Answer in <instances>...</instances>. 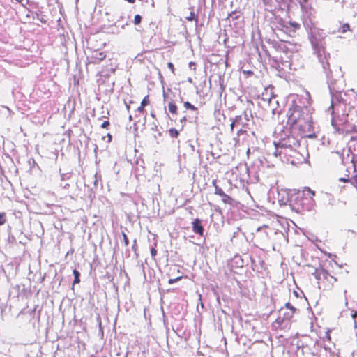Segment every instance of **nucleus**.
<instances>
[{"mask_svg": "<svg viewBox=\"0 0 357 357\" xmlns=\"http://www.w3.org/2000/svg\"><path fill=\"white\" fill-rule=\"evenodd\" d=\"M287 123L291 129L297 132L302 137H310L313 130L312 121L305 116L302 107L292 104L288 109Z\"/></svg>", "mask_w": 357, "mask_h": 357, "instance_id": "1", "label": "nucleus"}, {"mask_svg": "<svg viewBox=\"0 0 357 357\" xmlns=\"http://www.w3.org/2000/svg\"><path fill=\"white\" fill-rule=\"evenodd\" d=\"M291 139L294 141V139L291 137H288L287 141L285 139L280 141L277 145V148L284 149V150L277 149L275 152V155L280 157H282V155H284L287 156V162H289L294 166H297L301 164L305 158L298 151L292 149L293 146H297L299 144L298 141L294 142L291 144L289 142Z\"/></svg>", "mask_w": 357, "mask_h": 357, "instance_id": "2", "label": "nucleus"}, {"mask_svg": "<svg viewBox=\"0 0 357 357\" xmlns=\"http://www.w3.org/2000/svg\"><path fill=\"white\" fill-rule=\"evenodd\" d=\"M318 280L319 287L324 290H329L337 281L335 275H331L328 271L324 268H316L313 273Z\"/></svg>", "mask_w": 357, "mask_h": 357, "instance_id": "3", "label": "nucleus"}, {"mask_svg": "<svg viewBox=\"0 0 357 357\" xmlns=\"http://www.w3.org/2000/svg\"><path fill=\"white\" fill-rule=\"evenodd\" d=\"M107 54L105 52H100L98 50H94L87 57L89 63L93 65L99 64L106 58Z\"/></svg>", "mask_w": 357, "mask_h": 357, "instance_id": "4", "label": "nucleus"}, {"mask_svg": "<svg viewBox=\"0 0 357 357\" xmlns=\"http://www.w3.org/2000/svg\"><path fill=\"white\" fill-rule=\"evenodd\" d=\"M192 231L199 236L204 235V227L202 225V220L199 218H196L192 222Z\"/></svg>", "mask_w": 357, "mask_h": 357, "instance_id": "5", "label": "nucleus"}, {"mask_svg": "<svg viewBox=\"0 0 357 357\" xmlns=\"http://www.w3.org/2000/svg\"><path fill=\"white\" fill-rule=\"evenodd\" d=\"M222 201L225 204H229L230 206H234L236 204L235 200L228 195L225 194L222 197Z\"/></svg>", "mask_w": 357, "mask_h": 357, "instance_id": "6", "label": "nucleus"}, {"mask_svg": "<svg viewBox=\"0 0 357 357\" xmlns=\"http://www.w3.org/2000/svg\"><path fill=\"white\" fill-rule=\"evenodd\" d=\"M168 109L169 112L173 115L178 114V107L174 102H169L168 104Z\"/></svg>", "mask_w": 357, "mask_h": 357, "instance_id": "7", "label": "nucleus"}, {"mask_svg": "<svg viewBox=\"0 0 357 357\" xmlns=\"http://www.w3.org/2000/svg\"><path fill=\"white\" fill-rule=\"evenodd\" d=\"M213 185L215 188V194L222 197L225 195V192L222 190V189L217 185L216 181L215 180L213 181Z\"/></svg>", "mask_w": 357, "mask_h": 357, "instance_id": "8", "label": "nucleus"}, {"mask_svg": "<svg viewBox=\"0 0 357 357\" xmlns=\"http://www.w3.org/2000/svg\"><path fill=\"white\" fill-rule=\"evenodd\" d=\"M73 273L74 278H75L73 284L75 285V284L80 282V279H79L80 273L77 269H74L73 271Z\"/></svg>", "mask_w": 357, "mask_h": 357, "instance_id": "9", "label": "nucleus"}, {"mask_svg": "<svg viewBox=\"0 0 357 357\" xmlns=\"http://www.w3.org/2000/svg\"><path fill=\"white\" fill-rule=\"evenodd\" d=\"M350 30V25L348 23H344L340 26L339 32L342 33H345L346 32Z\"/></svg>", "mask_w": 357, "mask_h": 357, "instance_id": "10", "label": "nucleus"}, {"mask_svg": "<svg viewBox=\"0 0 357 357\" xmlns=\"http://www.w3.org/2000/svg\"><path fill=\"white\" fill-rule=\"evenodd\" d=\"M294 316V312H287L283 314V317L282 318V321H284V320L289 321Z\"/></svg>", "mask_w": 357, "mask_h": 357, "instance_id": "11", "label": "nucleus"}, {"mask_svg": "<svg viewBox=\"0 0 357 357\" xmlns=\"http://www.w3.org/2000/svg\"><path fill=\"white\" fill-rule=\"evenodd\" d=\"M185 20L187 21H193L195 20L196 22H197V17L196 16L195 12L193 10H192L189 15V16H187L185 17Z\"/></svg>", "mask_w": 357, "mask_h": 357, "instance_id": "12", "label": "nucleus"}, {"mask_svg": "<svg viewBox=\"0 0 357 357\" xmlns=\"http://www.w3.org/2000/svg\"><path fill=\"white\" fill-rule=\"evenodd\" d=\"M183 106L185 107V108L186 109H190V110H192V111L197 110V108L196 107H195L193 105H192L190 102H189L188 101L184 102Z\"/></svg>", "mask_w": 357, "mask_h": 357, "instance_id": "13", "label": "nucleus"}, {"mask_svg": "<svg viewBox=\"0 0 357 357\" xmlns=\"http://www.w3.org/2000/svg\"><path fill=\"white\" fill-rule=\"evenodd\" d=\"M169 136L173 138H177L179 135V132L175 128H171L169 130Z\"/></svg>", "mask_w": 357, "mask_h": 357, "instance_id": "14", "label": "nucleus"}, {"mask_svg": "<svg viewBox=\"0 0 357 357\" xmlns=\"http://www.w3.org/2000/svg\"><path fill=\"white\" fill-rule=\"evenodd\" d=\"M304 194L307 193L310 198L313 200V197L315 195L314 191L312 190L310 188H305L303 190Z\"/></svg>", "mask_w": 357, "mask_h": 357, "instance_id": "15", "label": "nucleus"}, {"mask_svg": "<svg viewBox=\"0 0 357 357\" xmlns=\"http://www.w3.org/2000/svg\"><path fill=\"white\" fill-rule=\"evenodd\" d=\"M151 103V100H150V98H149V95H146L142 100L140 105H142L143 107H146L147 105H149V104Z\"/></svg>", "mask_w": 357, "mask_h": 357, "instance_id": "16", "label": "nucleus"}, {"mask_svg": "<svg viewBox=\"0 0 357 357\" xmlns=\"http://www.w3.org/2000/svg\"><path fill=\"white\" fill-rule=\"evenodd\" d=\"M285 309L289 310V312H294V314H295L296 309L289 303H287L285 304Z\"/></svg>", "mask_w": 357, "mask_h": 357, "instance_id": "17", "label": "nucleus"}, {"mask_svg": "<svg viewBox=\"0 0 357 357\" xmlns=\"http://www.w3.org/2000/svg\"><path fill=\"white\" fill-rule=\"evenodd\" d=\"M285 309L289 310V312H294V314H295L296 309L289 303H287L285 304Z\"/></svg>", "mask_w": 357, "mask_h": 357, "instance_id": "18", "label": "nucleus"}, {"mask_svg": "<svg viewBox=\"0 0 357 357\" xmlns=\"http://www.w3.org/2000/svg\"><path fill=\"white\" fill-rule=\"evenodd\" d=\"M6 221V213L0 212V225H4Z\"/></svg>", "mask_w": 357, "mask_h": 357, "instance_id": "19", "label": "nucleus"}, {"mask_svg": "<svg viewBox=\"0 0 357 357\" xmlns=\"http://www.w3.org/2000/svg\"><path fill=\"white\" fill-rule=\"evenodd\" d=\"M183 276H178L176 278H171L168 280V284H172L182 279Z\"/></svg>", "mask_w": 357, "mask_h": 357, "instance_id": "20", "label": "nucleus"}, {"mask_svg": "<svg viewBox=\"0 0 357 357\" xmlns=\"http://www.w3.org/2000/svg\"><path fill=\"white\" fill-rule=\"evenodd\" d=\"M142 22V17L139 15H135L134 17L135 24H139Z\"/></svg>", "mask_w": 357, "mask_h": 357, "instance_id": "21", "label": "nucleus"}, {"mask_svg": "<svg viewBox=\"0 0 357 357\" xmlns=\"http://www.w3.org/2000/svg\"><path fill=\"white\" fill-rule=\"evenodd\" d=\"M167 66L169 68V70H171V72L172 73V74L174 75L175 74V68H174V64L171 62H169L167 63Z\"/></svg>", "mask_w": 357, "mask_h": 357, "instance_id": "22", "label": "nucleus"}, {"mask_svg": "<svg viewBox=\"0 0 357 357\" xmlns=\"http://www.w3.org/2000/svg\"><path fill=\"white\" fill-rule=\"evenodd\" d=\"M123 241H124L125 245L128 246L129 244V240H128L127 235L125 233H123Z\"/></svg>", "mask_w": 357, "mask_h": 357, "instance_id": "23", "label": "nucleus"}, {"mask_svg": "<svg viewBox=\"0 0 357 357\" xmlns=\"http://www.w3.org/2000/svg\"><path fill=\"white\" fill-rule=\"evenodd\" d=\"M150 251H151V255L152 257H155L156 256V255H157L156 249L155 248L152 247L151 248Z\"/></svg>", "mask_w": 357, "mask_h": 357, "instance_id": "24", "label": "nucleus"}, {"mask_svg": "<svg viewBox=\"0 0 357 357\" xmlns=\"http://www.w3.org/2000/svg\"><path fill=\"white\" fill-rule=\"evenodd\" d=\"M243 73L248 77L253 75V72L252 70H243Z\"/></svg>", "mask_w": 357, "mask_h": 357, "instance_id": "25", "label": "nucleus"}, {"mask_svg": "<svg viewBox=\"0 0 357 357\" xmlns=\"http://www.w3.org/2000/svg\"><path fill=\"white\" fill-rule=\"evenodd\" d=\"M110 125V123L109 121H105L102 124H101V128H107Z\"/></svg>", "mask_w": 357, "mask_h": 357, "instance_id": "26", "label": "nucleus"}, {"mask_svg": "<svg viewBox=\"0 0 357 357\" xmlns=\"http://www.w3.org/2000/svg\"><path fill=\"white\" fill-rule=\"evenodd\" d=\"M289 24H290L292 27H294V28H295V29H299V28H300V26H300V24H299L298 23H296V22H289Z\"/></svg>", "mask_w": 357, "mask_h": 357, "instance_id": "27", "label": "nucleus"}, {"mask_svg": "<svg viewBox=\"0 0 357 357\" xmlns=\"http://www.w3.org/2000/svg\"><path fill=\"white\" fill-rule=\"evenodd\" d=\"M144 108H145L144 107H143L142 105H140L137 108L136 111H137V112H138L139 113H144V111H145V110H144Z\"/></svg>", "mask_w": 357, "mask_h": 357, "instance_id": "28", "label": "nucleus"}, {"mask_svg": "<svg viewBox=\"0 0 357 357\" xmlns=\"http://www.w3.org/2000/svg\"><path fill=\"white\" fill-rule=\"evenodd\" d=\"M195 66H196V65H195V62H192V61H191V62H190V63H188V66H189V68H190L191 70H195V69H196Z\"/></svg>", "mask_w": 357, "mask_h": 357, "instance_id": "29", "label": "nucleus"}, {"mask_svg": "<svg viewBox=\"0 0 357 357\" xmlns=\"http://www.w3.org/2000/svg\"><path fill=\"white\" fill-rule=\"evenodd\" d=\"M235 124H236V121H233L231 122V125H230V128H231V130H234V126H235Z\"/></svg>", "mask_w": 357, "mask_h": 357, "instance_id": "30", "label": "nucleus"}, {"mask_svg": "<svg viewBox=\"0 0 357 357\" xmlns=\"http://www.w3.org/2000/svg\"><path fill=\"white\" fill-rule=\"evenodd\" d=\"M107 137H108V141L109 142H110L112 141V136L111 134L108 133L107 134Z\"/></svg>", "mask_w": 357, "mask_h": 357, "instance_id": "31", "label": "nucleus"}, {"mask_svg": "<svg viewBox=\"0 0 357 357\" xmlns=\"http://www.w3.org/2000/svg\"><path fill=\"white\" fill-rule=\"evenodd\" d=\"M340 181H343V182H348V181H349V179H347V178H340Z\"/></svg>", "mask_w": 357, "mask_h": 357, "instance_id": "32", "label": "nucleus"}, {"mask_svg": "<svg viewBox=\"0 0 357 357\" xmlns=\"http://www.w3.org/2000/svg\"><path fill=\"white\" fill-rule=\"evenodd\" d=\"M126 108H127V109H128V110H129V109H130V105H126Z\"/></svg>", "mask_w": 357, "mask_h": 357, "instance_id": "33", "label": "nucleus"}, {"mask_svg": "<svg viewBox=\"0 0 357 357\" xmlns=\"http://www.w3.org/2000/svg\"><path fill=\"white\" fill-rule=\"evenodd\" d=\"M129 120L131 121L132 120V117L131 115L129 116Z\"/></svg>", "mask_w": 357, "mask_h": 357, "instance_id": "34", "label": "nucleus"}, {"mask_svg": "<svg viewBox=\"0 0 357 357\" xmlns=\"http://www.w3.org/2000/svg\"><path fill=\"white\" fill-rule=\"evenodd\" d=\"M283 310H284V309H283V308H282V309L280 310V313L281 314V313L282 312V311H283Z\"/></svg>", "mask_w": 357, "mask_h": 357, "instance_id": "35", "label": "nucleus"}]
</instances>
